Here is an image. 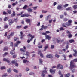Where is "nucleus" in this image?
<instances>
[{
	"label": "nucleus",
	"mask_w": 77,
	"mask_h": 77,
	"mask_svg": "<svg viewBox=\"0 0 77 77\" xmlns=\"http://www.w3.org/2000/svg\"><path fill=\"white\" fill-rule=\"evenodd\" d=\"M74 62H77V58L74 59L73 61H71L70 62V69L71 70H72L73 73H74V72H75V69H73L75 67H76V65H75V64L74 63Z\"/></svg>",
	"instance_id": "nucleus-1"
},
{
	"label": "nucleus",
	"mask_w": 77,
	"mask_h": 77,
	"mask_svg": "<svg viewBox=\"0 0 77 77\" xmlns=\"http://www.w3.org/2000/svg\"><path fill=\"white\" fill-rule=\"evenodd\" d=\"M72 23V20H69L68 21V23H66L65 24V23L62 24V26L63 27H66V28L67 26H70L71 24V23Z\"/></svg>",
	"instance_id": "nucleus-2"
},
{
	"label": "nucleus",
	"mask_w": 77,
	"mask_h": 77,
	"mask_svg": "<svg viewBox=\"0 0 77 77\" xmlns=\"http://www.w3.org/2000/svg\"><path fill=\"white\" fill-rule=\"evenodd\" d=\"M57 69H62L63 68V67L62 65H61V64H59L57 66Z\"/></svg>",
	"instance_id": "nucleus-3"
},
{
	"label": "nucleus",
	"mask_w": 77,
	"mask_h": 77,
	"mask_svg": "<svg viewBox=\"0 0 77 77\" xmlns=\"http://www.w3.org/2000/svg\"><path fill=\"white\" fill-rule=\"evenodd\" d=\"M42 73L41 75L42 77H44L45 76V75L44 74V73H45V74H47V72L46 70H43L42 71Z\"/></svg>",
	"instance_id": "nucleus-4"
},
{
	"label": "nucleus",
	"mask_w": 77,
	"mask_h": 77,
	"mask_svg": "<svg viewBox=\"0 0 77 77\" xmlns=\"http://www.w3.org/2000/svg\"><path fill=\"white\" fill-rule=\"evenodd\" d=\"M46 57L47 58H51L52 59L53 57V55L51 54H48L46 56Z\"/></svg>",
	"instance_id": "nucleus-5"
},
{
	"label": "nucleus",
	"mask_w": 77,
	"mask_h": 77,
	"mask_svg": "<svg viewBox=\"0 0 77 77\" xmlns=\"http://www.w3.org/2000/svg\"><path fill=\"white\" fill-rule=\"evenodd\" d=\"M57 9L59 10H62L63 9V8L62 7V5H59L57 7Z\"/></svg>",
	"instance_id": "nucleus-6"
},
{
	"label": "nucleus",
	"mask_w": 77,
	"mask_h": 77,
	"mask_svg": "<svg viewBox=\"0 0 77 77\" xmlns=\"http://www.w3.org/2000/svg\"><path fill=\"white\" fill-rule=\"evenodd\" d=\"M67 33L69 35L68 36H69V38H71V37L72 36V35L71 34V32H70L69 31H68V30L67 31Z\"/></svg>",
	"instance_id": "nucleus-7"
},
{
	"label": "nucleus",
	"mask_w": 77,
	"mask_h": 77,
	"mask_svg": "<svg viewBox=\"0 0 77 77\" xmlns=\"http://www.w3.org/2000/svg\"><path fill=\"white\" fill-rule=\"evenodd\" d=\"M28 36H30L31 38L30 39V41H32L33 39V38H35L34 35H32L31 34H28L27 35Z\"/></svg>",
	"instance_id": "nucleus-8"
},
{
	"label": "nucleus",
	"mask_w": 77,
	"mask_h": 77,
	"mask_svg": "<svg viewBox=\"0 0 77 77\" xmlns=\"http://www.w3.org/2000/svg\"><path fill=\"white\" fill-rule=\"evenodd\" d=\"M29 16V14H24L21 16V17H28Z\"/></svg>",
	"instance_id": "nucleus-9"
},
{
	"label": "nucleus",
	"mask_w": 77,
	"mask_h": 77,
	"mask_svg": "<svg viewBox=\"0 0 77 77\" xmlns=\"http://www.w3.org/2000/svg\"><path fill=\"white\" fill-rule=\"evenodd\" d=\"M50 72L51 73V74H54L55 73V71H56V70H52V69H50Z\"/></svg>",
	"instance_id": "nucleus-10"
},
{
	"label": "nucleus",
	"mask_w": 77,
	"mask_h": 77,
	"mask_svg": "<svg viewBox=\"0 0 77 77\" xmlns=\"http://www.w3.org/2000/svg\"><path fill=\"white\" fill-rule=\"evenodd\" d=\"M15 48H14L13 49V50H12L10 52V54H11V55H14V54H15Z\"/></svg>",
	"instance_id": "nucleus-11"
},
{
	"label": "nucleus",
	"mask_w": 77,
	"mask_h": 77,
	"mask_svg": "<svg viewBox=\"0 0 77 77\" xmlns=\"http://www.w3.org/2000/svg\"><path fill=\"white\" fill-rule=\"evenodd\" d=\"M8 21L9 23V25L10 26H11V25H12V24L14 23V22L11 19H9L8 20Z\"/></svg>",
	"instance_id": "nucleus-12"
},
{
	"label": "nucleus",
	"mask_w": 77,
	"mask_h": 77,
	"mask_svg": "<svg viewBox=\"0 0 77 77\" xmlns=\"http://www.w3.org/2000/svg\"><path fill=\"white\" fill-rule=\"evenodd\" d=\"M20 51L22 53H23V54H25V52H26V50H24V49L21 48L20 50Z\"/></svg>",
	"instance_id": "nucleus-13"
},
{
	"label": "nucleus",
	"mask_w": 77,
	"mask_h": 77,
	"mask_svg": "<svg viewBox=\"0 0 77 77\" xmlns=\"http://www.w3.org/2000/svg\"><path fill=\"white\" fill-rule=\"evenodd\" d=\"M26 23H28L29 25H31V24L30 23V19H27L26 20Z\"/></svg>",
	"instance_id": "nucleus-14"
},
{
	"label": "nucleus",
	"mask_w": 77,
	"mask_h": 77,
	"mask_svg": "<svg viewBox=\"0 0 77 77\" xmlns=\"http://www.w3.org/2000/svg\"><path fill=\"white\" fill-rule=\"evenodd\" d=\"M13 13L11 14V16L12 17H15L16 15V14H15V11H13Z\"/></svg>",
	"instance_id": "nucleus-15"
},
{
	"label": "nucleus",
	"mask_w": 77,
	"mask_h": 77,
	"mask_svg": "<svg viewBox=\"0 0 77 77\" xmlns=\"http://www.w3.org/2000/svg\"><path fill=\"white\" fill-rule=\"evenodd\" d=\"M3 61L4 62H7L8 63H9L10 62L9 60L6 58H4L3 59Z\"/></svg>",
	"instance_id": "nucleus-16"
},
{
	"label": "nucleus",
	"mask_w": 77,
	"mask_h": 77,
	"mask_svg": "<svg viewBox=\"0 0 77 77\" xmlns=\"http://www.w3.org/2000/svg\"><path fill=\"white\" fill-rule=\"evenodd\" d=\"M50 17H51V15H49L47 16V18L45 19V20L46 21H48V19L50 18Z\"/></svg>",
	"instance_id": "nucleus-17"
},
{
	"label": "nucleus",
	"mask_w": 77,
	"mask_h": 77,
	"mask_svg": "<svg viewBox=\"0 0 77 77\" xmlns=\"http://www.w3.org/2000/svg\"><path fill=\"white\" fill-rule=\"evenodd\" d=\"M46 38L48 40H50L51 39V37L49 36L48 35H47V36H45Z\"/></svg>",
	"instance_id": "nucleus-18"
},
{
	"label": "nucleus",
	"mask_w": 77,
	"mask_h": 77,
	"mask_svg": "<svg viewBox=\"0 0 77 77\" xmlns=\"http://www.w3.org/2000/svg\"><path fill=\"white\" fill-rule=\"evenodd\" d=\"M41 27L42 28H43L44 29H47L48 27L47 26H44V25H42V26H41Z\"/></svg>",
	"instance_id": "nucleus-19"
},
{
	"label": "nucleus",
	"mask_w": 77,
	"mask_h": 77,
	"mask_svg": "<svg viewBox=\"0 0 77 77\" xmlns=\"http://www.w3.org/2000/svg\"><path fill=\"white\" fill-rule=\"evenodd\" d=\"M44 51H45L46 50V49H47V48H48V45H47L46 46H45L44 47Z\"/></svg>",
	"instance_id": "nucleus-20"
},
{
	"label": "nucleus",
	"mask_w": 77,
	"mask_h": 77,
	"mask_svg": "<svg viewBox=\"0 0 77 77\" xmlns=\"http://www.w3.org/2000/svg\"><path fill=\"white\" fill-rule=\"evenodd\" d=\"M8 50V47H5L4 48L3 51H6Z\"/></svg>",
	"instance_id": "nucleus-21"
},
{
	"label": "nucleus",
	"mask_w": 77,
	"mask_h": 77,
	"mask_svg": "<svg viewBox=\"0 0 77 77\" xmlns=\"http://www.w3.org/2000/svg\"><path fill=\"white\" fill-rule=\"evenodd\" d=\"M63 30H65V29H64V28L63 27H61L60 28V31H63Z\"/></svg>",
	"instance_id": "nucleus-22"
},
{
	"label": "nucleus",
	"mask_w": 77,
	"mask_h": 77,
	"mask_svg": "<svg viewBox=\"0 0 77 77\" xmlns=\"http://www.w3.org/2000/svg\"><path fill=\"white\" fill-rule=\"evenodd\" d=\"M28 12H33V10L31 8H29L27 9Z\"/></svg>",
	"instance_id": "nucleus-23"
},
{
	"label": "nucleus",
	"mask_w": 77,
	"mask_h": 77,
	"mask_svg": "<svg viewBox=\"0 0 77 77\" xmlns=\"http://www.w3.org/2000/svg\"><path fill=\"white\" fill-rule=\"evenodd\" d=\"M7 72H8V73H10L11 72V71H12V70L11 69L9 68L7 70Z\"/></svg>",
	"instance_id": "nucleus-24"
},
{
	"label": "nucleus",
	"mask_w": 77,
	"mask_h": 77,
	"mask_svg": "<svg viewBox=\"0 0 77 77\" xmlns=\"http://www.w3.org/2000/svg\"><path fill=\"white\" fill-rule=\"evenodd\" d=\"M14 39L15 41H18L19 40L18 38V37H14Z\"/></svg>",
	"instance_id": "nucleus-25"
},
{
	"label": "nucleus",
	"mask_w": 77,
	"mask_h": 77,
	"mask_svg": "<svg viewBox=\"0 0 77 77\" xmlns=\"http://www.w3.org/2000/svg\"><path fill=\"white\" fill-rule=\"evenodd\" d=\"M23 13H24V11L21 12H20V13L17 14V16H18V15H22V14H23Z\"/></svg>",
	"instance_id": "nucleus-26"
},
{
	"label": "nucleus",
	"mask_w": 77,
	"mask_h": 77,
	"mask_svg": "<svg viewBox=\"0 0 77 77\" xmlns=\"http://www.w3.org/2000/svg\"><path fill=\"white\" fill-rule=\"evenodd\" d=\"M69 42L70 43H72V42H74V40L73 39H71L69 40Z\"/></svg>",
	"instance_id": "nucleus-27"
},
{
	"label": "nucleus",
	"mask_w": 77,
	"mask_h": 77,
	"mask_svg": "<svg viewBox=\"0 0 77 77\" xmlns=\"http://www.w3.org/2000/svg\"><path fill=\"white\" fill-rule=\"evenodd\" d=\"M70 76V73H68L65 75V77H69Z\"/></svg>",
	"instance_id": "nucleus-28"
},
{
	"label": "nucleus",
	"mask_w": 77,
	"mask_h": 77,
	"mask_svg": "<svg viewBox=\"0 0 77 77\" xmlns=\"http://www.w3.org/2000/svg\"><path fill=\"white\" fill-rule=\"evenodd\" d=\"M69 6V4H66L63 5V7H64V8H66V7H67V6Z\"/></svg>",
	"instance_id": "nucleus-29"
},
{
	"label": "nucleus",
	"mask_w": 77,
	"mask_h": 77,
	"mask_svg": "<svg viewBox=\"0 0 77 77\" xmlns=\"http://www.w3.org/2000/svg\"><path fill=\"white\" fill-rule=\"evenodd\" d=\"M23 62L24 63H26V62H29V61L26 60H23Z\"/></svg>",
	"instance_id": "nucleus-30"
},
{
	"label": "nucleus",
	"mask_w": 77,
	"mask_h": 77,
	"mask_svg": "<svg viewBox=\"0 0 77 77\" xmlns=\"http://www.w3.org/2000/svg\"><path fill=\"white\" fill-rule=\"evenodd\" d=\"M73 9H77V5H74L73 6Z\"/></svg>",
	"instance_id": "nucleus-31"
},
{
	"label": "nucleus",
	"mask_w": 77,
	"mask_h": 77,
	"mask_svg": "<svg viewBox=\"0 0 77 77\" xmlns=\"http://www.w3.org/2000/svg\"><path fill=\"white\" fill-rule=\"evenodd\" d=\"M8 52H5V53H4V54L3 55V57H4L5 56H6V55H8Z\"/></svg>",
	"instance_id": "nucleus-32"
},
{
	"label": "nucleus",
	"mask_w": 77,
	"mask_h": 77,
	"mask_svg": "<svg viewBox=\"0 0 77 77\" xmlns=\"http://www.w3.org/2000/svg\"><path fill=\"white\" fill-rule=\"evenodd\" d=\"M3 15H8V13H7L5 11H3Z\"/></svg>",
	"instance_id": "nucleus-33"
},
{
	"label": "nucleus",
	"mask_w": 77,
	"mask_h": 77,
	"mask_svg": "<svg viewBox=\"0 0 77 77\" xmlns=\"http://www.w3.org/2000/svg\"><path fill=\"white\" fill-rule=\"evenodd\" d=\"M27 7V5H26L23 8V9H26Z\"/></svg>",
	"instance_id": "nucleus-34"
},
{
	"label": "nucleus",
	"mask_w": 77,
	"mask_h": 77,
	"mask_svg": "<svg viewBox=\"0 0 77 77\" xmlns=\"http://www.w3.org/2000/svg\"><path fill=\"white\" fill-rule=\"evenodd\" d=\"M8 76V74L7 73L4 74L2 76V77H7Z\"/></svg>",
	"instance_id": "nucleus-35"
},
{
	"label": "nucleus",
	"mask_w": 77,
	"mask_h": 77,
	"mask_svg": "<svg viewBox=\"0 0 77 77\" xmlns=\"http://www.w3.org/2000/svg\"><path fill=\"white\" fill-rule=\"evenodd\" d=\"M8 26L7 25H5L4 26V29H7L8 28Z\"/></svg>",
	"instance_id": "nucleus-36"
},
{
	"label": "nucleus",
	"mask_w": 77,
	"mask_h": 77,
	"mask_svg": "<svg viewBox=\"0 0 77 77\" xmlns=\"http://www.w3.org/2000/svg\"><path fill=\"white\" fill-rule=\"evenodd\" d=\"M77 52H75L73 54V56H75V57L77 56Z\"/></svg>",
	"instance_id": "nucleus-37"
},
{
	"label": "nucleus",
	"mask_w": 77,
	"mask_h": 77,
	"mask_svg": "<svg viewBox=\"0 0 77 77\" xmlns=\"http://www.w3.org/2000/svg\"><path fill=\"white\" fill-rule=\"evenodd\" d=\"M14 32H12L10 34V36H14Z\"/></svg>",
	"instance_id": "nucleus-38"
},
{
	"label": "nucleus",
	"mask_w": 77,
	"mask_h": 77,
	"mask_svg": "<svg viewBox=\"0 0 77 77\" xmlns=\"http://www.w3.org/2000/svg\"><path fill=\"white\" fill-rule=\"evenodd\" d=\"M7 12L9 14H11V10H8L7 11Z\"/></svg>",
	"instance_id": "nucleus-39"
},
{
	"label": "nucleus",
	"mask_w": 77,
	"mask_h": 77,
	"mask_svg": "<svg viewBox=\"0 0 77 77\" xmlns=\"http://www.w3.org/2000/svg\"><path fill=\"white\" fill-rule=\"evenodd\" d=\"M8 20V18L7 17H5L4 18V21H7Z\"/></svg>",
	"instance_id": "nucleus-40"
},
{
	"label": "nucleus",
	"mask_w": 77,
	"mask_h": 77,
	"mask_svg": "<svg viewBox=\"0 0 77 77\" xmlns=\"http://www.w3.org/2000/svg\"><path fill=\"white\" fill-rule=\"evenodd\" d=\"M22 27L21 26H19L16 27V29H20Z\"/></svg>",
	"instance_id": "nucleus-41"
},
{
	"label": "nucleus",
	"mask_w": 77,
	"mask_h": 77,
	"mask_svg": "<svg viewBox=\"0 0 77 77\" xmlns=\"http://www.w3.org/2000/svg\"><path fill=\"white\" fill-rule=\"evenodd\" d=\"M68 20V19L66 18H64L63 19V21H65V22H66V21H67Z\"/></svg>",
	"instance_id": "nucleus-42"
},
{
	"label": "nucleus",
	"mask_w": 77,
	"mask_h": 77,
	"mask_svg": "<svg viewBox=\"0 0 77 77\" xmlns=\"http://www.w3.org/2000/svg\"><path fill=\"white\" fill-rule=\"evenodd\" d=\"M39 60V62L40 63H41V64H42V60L41 59H40Z\"/></svg>",
	"instance_id": "nucleus-43"
},
{
	"label": "nucleus",
	"mask_w": 77,
	"mask_h": 77,
	"mask_svg": "<svg viewBox=\"0 0 77 77\" xmlns=\"http://www.w3.org/2000/svg\"><path fill=\"white\" fill-rule=\"evenodd\" d=\"M18 43H15L14 45V47H18Z\"/></svg>",
	"instance_id": "nucleus-44"
},
{
	"label": "nucleus",
	"mask_w": 77,
	"mask_h": 77,
	"mask_svg": "<svg viewBox=\"0 0 77 77\" xmlns=\"http://www.w3.org/2000/svg\"><path fill=\"white\" fill-rule=\"evenodd\" d=\"M17 55L16 54L15 55H13V58H16L17 57Z\"/></svg>",
	"instance_id": "nucleus-45"
},
{
	"label": "nucleus",
	"mask_w": 77,
	"mask_h": 77,
	"mask_svg": "<svg viewBox=\"0 0 77 77\" xmlns=\"http://www.w3.org/2000/svg\"><path fill=\"white\" fill-rule=\"evenodd\" d=\"M13 71L15 72H16V73H18V71L16 69H14Z\"/></svg>",
	"instance_id": "nucleus-46"
},
{
	"label": "nucleus",
	"mask_w": 77,
	"mask_h": 77,
	"mask_svg": "<svg viewBox=\"0 0 77 77\" xmlns=\"http://www.w3.org/2000/svg\"><path fill=\"white\" fill-rule=\"evenodd\" d=\"M71 7H68L66 9V11H68V10H71Z\"/></svg>",
	"instance_id": "nucleus-47"
},
{
	"label": "nucleus",
	"mask_w": 77,
	"mask_h": 77,
	"mask_svg": "<svg viewBox=\"0 0 77 77\" xmlns=\"http://www.w3.org/2000/svg\"><path fill=\"white\" fill-rule=\"evenodd\" d=\"M5 68H6V67L5 66L1 67V69H5Z\"/></svg>",
	"instance_id": "nucleus-48"
},
{
	"label": "nucleus",
	"mask_w": 77,
	"mask_h": 77,
	"mask_svg": "<svg viewBox=\"0 0 77 77\" xmlns=\"http://www.w3.org/2000/svg\"><path fill=\"white\" fill-rule=\"evenodd\" d=\"M59 56H60L58 55L57 54H56L55 55V57H57V58H59Z\"/></svg>",
	"instance_id": "nucleus-49"
},
{
	"label": "nucleus",
	"mask_w": 77,
	"mask_h": 77,
	"mask_svg": "<svg viewBox=\"0 0 77 77\" xmlns=\"http://www.w3.org/2000/svg\"><path fill=\"white\" fill-rule=\"evenodd\" d=\"M42 13H46L47 12V11H44V10H42Z\"/></svg>",
	"instance_id": "nucleus-50"
},
{
	"label": "nucleus",
	"mask_w": 77,
	"mask_h": 77,
	"mask_svg": "<svg viewBox=\"0 0 77 77\" xmlns=\"http://www.w3.org/2000/svg\"><path fill=\"white\" fill-rule=\"evenodd\" d=\"M42 35H44L45 36H46L47 35V34L46 33V32H45V33L44 32L42 33Z\"/></svg>",
	"instance_id": "nucleus-51"
},
{
	"label": "nucleus",
	"mask_w": 77,
	"mask_h": 77,
	"mask_svg": "<svg viewBox=\"0 0 77 77\" xmlns=\"http://www.w3.org/2000/svg\"><path fill=\"white\" fill-rule=\"evenodd\" d=\"M15 60H13L11 61V63H12V64H14V63H15Z\"/></svg>",
	"instance_id": "nucleus-52"
},
{
	"label": "nucleus",
	"mask_w": 77,
	"mask_h": 77,
	"mask_svg": "<svg viewBox=\"0 0 77 77\" xmlns=\"http://www.w3.org/2000/svg\"><path fill=\"white\" fill-rule=\"evenodd\" d=\"M54 48V45H51V48L52 49Z\"/></svg>",
	"instance_id": "nucleus-53"
},
{
	"label": "nucleus",
	"mask_w": 77,
	"mask_h": 77,
	"mask_svg": "<svg viewBox=\"0 0 77 77\" xmlns=\"http://www.w3.org/2000/svg\"><path fill=\"white\" fill-rule=\"evenodd\" d=\"M26 55L27 56H29V52H26Z\"/></svg>",
	"instance_id": "nucleus-54"
},
{
	"label": "nucleus",
	"mask_w": 77,
	"mask_h": 77,
	"mask_svg": "<svg viewBox=\"0 0 77 77\" xmlns=\"http://www.w3.org/2000/svg\"><path fill=\"white\" fill-rule=\"evenodd\" d=\"M21 36L20 37V39H23V36H24V35H21Z\"/></svg>",
	"instance_id": "nucleus-55"
},
{
	"label": "nucleus",
	"mask_w": 77,
	"mask_h": 77,
	"mask_svg": "<svg viewBox=\"0 0 77 77\" xmlns=\"http://www.w3.org/2000/svg\"><path fill=\"white\" fill-rule=\"evenodd\" d=\"M29 70H30V69H29L28 67H26V71H29Z\"/></svg>",
	"instance_id": "nucleus-56"
},
{
	"label": "nucleus",
	"mask_w": 77,
	"mask_h": 77,
	"mask_svg": "<svg viewBox=\"0 0 77 77\" xmlns=\"http://www.w3.org/2000/svg\"><path fill=\"white\" fill-rule=\"evenodd\" d=\"M33 8L34 10H36L37 9V7H33Z\"/></svg>",
	"instance_id": "nucleus-57"
},
{
	"label": "nucleus",
	"mask_w": 77,
	"mask_h": 77,
	"mask_svg": "<svg viewBox=\"0 0 77 77\" xmlns=\"http://www.w3.org/2000/svg\"><path fill=\"white\" fill-rule=\"evenodd\" d=\"M68 48H69V46H68V45H67L66 46V50H68Z\"/></svg>",
	"instance_id": "nucleus-58"
},
{
	"label": "nucleus",
	"mask_w": 77,
	"mask_h": 77,
	"mask_svg": "<svg viewBox=\"0 0 77 77\" xmlns=\"http://www.w3.org/2000/svg\"><path fill=\"white\" fill-rule=\"evenodd\" d=\"M69 58H71V57H72V55L70 54L69 55Z\"/></svg>",
	"instance_id": "nucleus-59"
},
{
	"label": "nucleus",
	"mask_w": 77,
	"mask_h": 77,
	"mask_svg": "<svg viewBox=\"0 0 77 77\" xmlns=\"http://www.w3.org/2000/svg\"><path fill=\"white\" fill-rule=\"evenodd\" d=\"M14 64H15V66H17V67L18 66V63H15Z\"/></svg>",
	"instance_id": "nucleus-60"
},
{
	"label": "nucleus",
	"mask_w": 77,
	"mask_h": 77,
	"mask_svg": "<svg viewBox=\"0 0 77 77\" xmlns=\"http://www.w3.org/2000/svg\"><path fill=\"white\" fill-rule=\"evenodd\" d=\"M52 21H53V20L52 19H51L49 21L50 24L52 22Z\"/></svg>",
	"instance_id": "nucleus-61"
},
{
	"label": "nucleus",
	"mask_w": 77,
	"mask_h": 77,
	"mask_svg": "<svg viewBox=\"0 0 77 77\" xmlns=\"http://www.w3.org/2000/svg\"><path fill=\"white\" fill-rule=\"evenodd\" d=\"M10 46H11V47H13V42H11V43L10 44Z\"/></svg>",
	"instance_id": "nucleus-62"
},
{
	"label": "nucleus",
	"mask_w": 77,
	"mask_h": 77,
	"mask_svg": "<svg viewBox=\"0 0 77 77\" xmlns=\"http://www.w3.org/2000/svg\"><path fill=\"white\" fill-rule=\"evenodd\" d=\"M40 56H41V57H42V58L43 57V54H42H42H40Z\"/></svg>",
	"instance_id": "nucleus-63"
},
{
	"label": "nucleus",
	"mask_w": 77,
	"mask_h": 77,
	"mask_svg": "<svg viewBox=\"0 0 77 77\" xmlns=\"http://www.w3.org/2000/svg\"><path fill=\"white\" fill-rule=\"evenodd\" d=\"M45 33H50V31H46Z\"/></svg>",
	"instance_id": "nucleus-64"
}]
</instances>
